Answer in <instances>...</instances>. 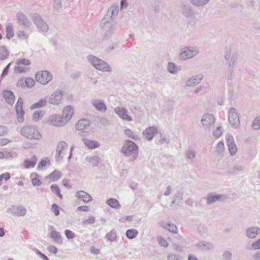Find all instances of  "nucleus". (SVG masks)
Wrapping results in <instances>:
<instances>
[{
	"label": "nucleus",
	"instance_id": "nucleus-1",
	"mask_svg": "<svg viewBox=\"0 0 260 260\" xmlns=\"http://www.w3.org/2000/svg\"><path fill=\"white\" fill-rule=\"evenodd\" d=\"M87 59L91 64L98 70L102 72H111L112 69L109 64L106 61L93 55H88Z\"/></svg>",
	"mask_w": 260,
	"mask_h": 260
},
{
	"label": "nucleus",
	"instance_id": "nucleus-2",
	"mask_svg": "<svg viewBox=\"0 0 260 260\" xmlns=\"http://www.w3.org/2000/svg\"><path fill=\"white\" fill-rule=\"evenodd\" d=\"M101 28L105 31V37L109 38L116 28V23L110 18H104L100 22Z\"/></svg>",
	"mask_w": 260,
	"mask_h": 260
},
{
	"label": "nucleus",
	"instance_id": "nucleus-3",
	"mask_svg": "<svg viewBox=\"0 0 260 260\" xmlns=\"http://www.w3.org/2000/svg\"><path fill=\"white\" fill-rule=\"evenodd\" d=\"M121 152L125 156L133 155L134 159H136L138 153V146L132 141L127 140L121 148Z\"/></svg>",
	"mask_w": 260,
	"mask_h": 260
},
{
	"label": "nucleus",
	"instance_id": "nucleus-4",
	"mask_svg": "<svg viewBox=\"0 0 260 260\" xmlns=\"http://www.w3.org/2000/svg\"><path fill=\"white\" fill-rule=\"evenodd\" d=\"M23 137L28 139L40 140L42 136L36 128L32 126H23L20 132Z\"/></svg>",
	"mask_w": 260,
	"mask_h": 260
},
{
	"label": "nucleus",
	"instance_id": "nucleus-5",
	"mask_svg": "<svg viewBox=\"0 0 260 260\" xmlns=\"http://www.w3.org/2000/svg\"><path fill=\"white\" fill-rule=\"evenodd\" d=\"M31 19L38 29L41 32H46L49 27L45 21L43 20L41 16L38 13H34L31 15Z\"/></svg>",
	"mask_w": 260,
	"mask_h": 260
},
{
	"label": "nucleus",
	"instance_id": "nucleus-6",
	"mask_svg": "<svg viewBox=\"0 0 260 260\" xmlns=\"http://www.w3.org/2000/svg\"><path fill=\"white\" fill-rule=\"evenodd\" d=\"M52 78L53 77L51 73L46 70L38 72L36 74V81L43 85H46L48 83L52 80Z\"/></svg>",
	"mask_w": 260,
	"mask_h": 260
},
{
	"label": "nucleus",
	"instance_id": "nucleus-7",
	"mask_svg": "<svg viewBox=\"0 0 260 260\" xmlns=\"http://www.w3.org/2000/svg\"><path fill=\"white\" fill-rule=\"evenodd\" d=\"M229 121L233 127L237 128L240 125L239 116L234 108H231L228 111Z\"/></svg>",
	"mask_w": 260,
	"mask_h": 260
},
{
	"label": "nucleus",
	"instance_id": "nucleus-8",
	"mask_svg": "<svg viewBox=\"0 0 260 260\" xmlns=\"http://www.w3.org/2000/svg\"><path fill=\"white\" fill-rule=\"evenodd\" d=\"M215 119L213 115L209 113H205L203 115L201 122L204 128L206 131H209L210 128L215 123Z\"/></svg>",
	"mask_w": 260,
	"mask_h": 260
},
{
	"label": "nucleus",
	"instance_id": "nucleus-9",
	"mask_svg": "<svg viewBox=\"0 0 260 260\" xmlns=\"http://www.w3.org/2000/svg\"><path fill=\"white\" fill-rule=\"evenodd\" d=\"M199 51L193 48L185 47L183 48L180 53L179 58L181 60H185L191 58L196 55Z\"/></svg>",
	"mask_w": 260,
	"mask_h": 260
},
{
	"label": "nucleus",
	"instance_id": "nucleus-10",
	"mask_svg": "<svg viewBox=\"0 0 260 260\" xmlns=\"http://www.w3.org/2000/svg\"><path fill=\"white\" fill-rule=\"evenodd\" d=\"M23 99L19 97L18 99L16 104L15 105V110L17 114V120L19 122H22L24 121V111L23 110Z\"/></svg>",
	"mask_w": 260,
	"mask_h": 260
},
{
	"label": "nucleus",
	"instance_id": "nucleus-11",
	"mask_svg": "<svg viewBox=\"0 0 260 260\" xmlns=\"http://www.w3.org/2000/svg\"><path fill=\"white\" fill-rule=\"evenodd\" d=\"M68 147L67 143L63 141H60L57 145L55 157L57 161H60L62 160L63 158L64 152L63 150Z\"/></svg>",
	"mask_w": 260,
	"mask_h": 260
},
{
	"label": "nucleus",
	"instance_id": "nucleus-12",
	"mask_svg": "<svg viewBox=\"0 0 260 260\" xmlns=\"http://www.w3.org/2000/svg\"><path fill=\"white\" fill-rule=\"evenodd\" d=\"M49 121L51 124L56 126H62L67 123L66 119H64L61 115L57 114L51 115Z\"/></svg>",
	"mask_w": 260,
	"mask_h": 260
},
{
	"label": "nucleus",
	"instance_id": "nucleus-13",
	"mask_svg": "<svg viewBox=\"0 0 260 260\" xmlns=\"http://www.w3.org/2000/svg\"><path fill=\"white\" fill-rule=\"evenodd\" d=\"M62 95L61 90L60 89H56L50 95L49 98V103L55 105L60 104L61 102Z\"/></svg>",
	"mask_w": 260,
	"mask_h": 260
},
{
	"label": "nucleus",
	"instance_id": "nucleus-14",
	"mask_svg": "<svg viewBox=\"0 0 260 260\" xmlns=\"http://www.w3.org/2000/svg\"><path fill=\"white\" fill-rule=\"evenodd\" d=\"M207 201V205H212L217 201H223L226 199L225 195L218 194L214 193H209L207 197L205 198Z\"/></svg>",
	"mask_w": 260,
	"mask_h": 260
},
{
	"label": "nucleus",
	"instance_id": "nucleus-15",
	"mask_svg": "<svg viewBox=\"0 0 260 260\" xmlns=\"http://www.w3.org/2000/svg\"><path fill=\"white\" fill-rule=\"evenodd\" d=\"M92 105L95 109L101 112L104 113L107 110V108L103 100L93 99L91 101Z\"/></svg>",
	"mask_w": 260,
	"mask_h": 260
},
{
	"label": "nucleus",
	"instance_id": "nucleus-16",
	"mask_svg": "<svg viewBox=\"0 0 260 260\" xmlns=\"http://www.w3.org/2000/svg\"><path fill=\"white\" fill-rule=\"evenodd\" d=\"M226 143L230 154L232 156L235 155L237 149L233 137L231 134L226 136Z\"/></svg>",
	"mask_w": 260,
	"mask_h": 260
},
{
	"label": "nucleus",
	"instance_id": "nucleus-17",
	"mask_svg": "<svg viewBox=\"0 0 260 260\" xmlns=\"http://www.w3.org/2000/svg\"><path fill=\"white\" fill-rule=\"evenodd\" d=\"M115 112L122 119L131 121L133 120L131 116L127 114V111L124 108L117 107L115 109Z\"/></svg>",
	"mask_w": 260,
	"mask_h": 260
},
{
	"label": "nucleus",
	"instance_id": "nucleus-18",
	"mask_svg": "<svg viewBox=\"0 0 260 260\" xmlns=\"http://www.w3.org/2000/svg\"><path fill=\"white\" fill-rule=\"evenodd\" d=\"M157 132V129L155 126H149L143 131V135L148 141H151Z\"/></svg>",
	"mask_w": 260,
	"mask_h": 260
},
{
	"label": "nucleus",
	"instance_id": "nucleus-19",
	"mask_svg": "<svg viewBox=\"0 0 260 260\" xmlns=\"http://www.w3.org/2000/svg\"><path fill=\"white\" fill-rule=\"evenodd\" d=\"M18 22L26 27H29L31 24L27 17L22 13L19 12L16 16Z\"/></svg>",
	"mask_w": 260,
	"mask_h": 260
},
{
	"label": "nucleus",
	"instance_id": "nucleus-20",
	"mask_svg": "<svg viewBox=\"0 0 260 260\" xmlns=\"http://www.w3.org/2000/svg\"><path fill=\"white\" fill-rule=\"evenodd\" d=\"M2 94L8 104L10 105H13L15 97L11 90H5L3 91Z\"/></svg>",
	"mask_w": 260,
	"mask_h": 260
},
{
	"label": "nucleus",
	"instance_id": "nucleus-21",
	"mask_svg": "<svg viewBox=\"0 0 260 260\" xmlns=\"http://www.w3.org/2000/svg\"><path fill=\"white\" fill-rule=\"evenodd\" d=\"M260 229L257 226H251L246 230V235L249 239H254L259 233Z\"/></svg>",
	"mask_w": 260,
	"mask_h": 260
},
{
	"label": "nucleus",
	"instance_id": "nucleus-22",
	"mask_svg": "<svg viewBox=\"0 0 260 260\" xmlns=\"http://www.w3.org/2000/svg\"><path fill=\"white\" fill-rule=\"evenodd\" d=\"M203 76L202 75H198L193 76L186 81V85L189 87H193L200 83Z\"/></svg>",
	"mask_w": 260,
	"mask_h": 260
},
{
	"label": "nucleus",
	"instance_id": "nucleus-23",
	"mask_svg": "<svg viewBox=\"0 0 260 260\" xmlns=\"http://www.w3.org/2000/svg\"><path fill=\"white\" fill-rule=\"evenodd\" d=\"M90 125V121L86 119L78 120L76 124V128L78 131H83L88 127Z\"/></svg>",
	"mask_w": 260,
	"mask_h": 260
},
{
	"label": "nucleus",
	"instance_id": "nucleus-24",
	"mask_svg": "<svg viewBox=\"0 0 260 260\" xmlns=\"http://www.w3.org/2000/svg\"><path fill=\"white\" fill-rule=\"evenodd\" d=\"M74 113V110L71 106H67L63 109L61 116L66 119L67 122L71 118Z\"/></svg>",
	"mask_w": 260,
	"mask_h": 260
},
{
	"label": "nucleus",
	"instance_id": "nucleus-25",
	"mask_svg": "<svg viewBox=\"0 0 260 260\" xmlns=\"http://www.w3.org/2000/svg\"><path fill=\"white\" fill-rule=\"evenodd\" d=\"M76 196L82 199L84 203H88L92 200V197L89 194L83 190L77 191Z\"/></svg>",
	"mask_w": 260,
	"mask_h": 260
},
{
	"label": "nucleus",
	"instance_id": "nucleus-26",
	"mask_svg": "<svg viewBox=\"0 0 260 260\" xmlns=\"http://www.w3.org/2000/svg\"><path fill=\"white\" fill-rule=\"evenodd\" d=\"M182 11L183 15L186 17H192L194 15L193 8L189 5H183Z\"/></svg>",
	"mask_w": 260,
	"mask_h": 260
},
{
	"label": "nucleus",
	"instance_id": "nucleus-27",
	"mask_svg": "<svg viewBox=\"0 0 260 260\" xmlns=\"http://www.w3.org/2000/svg\"><path fill=\"white\" fill-rule=\"evenodd\" d=\"M159 224L161 226L172 233H176L177 232V228L175 224L161 221L159 222Z\"/></svg>",
	"mask_w": 260,
	"mask_h": 260
},
{
	"label": "nucleus",
	"instance_id": "nucleus-28",
	"mask_svg": "<svg viewBox=\"0 0 260 260\" xmlns=\"http://www.w3.org/2000/svg\"><path fill=\"white\" fill-rule=\"evenodd\" d=\"M12 213L15 215H17L19 216H23L25 215L26 212V209L23 206L15 207L14 206H12L11 208Z\"/></svg>",
	"mask_w": 260,
	"mask_h": 260
},
{
	"label": "nucleus",
	"instance_id": "nucleus-29",
	"mask_svg": "<svg viewBox=\"0 0 260 260\" xmlns=\"http://www.w3.org/2000/svg\"><path fill=\"white\" fill-rule=\"evenodd\" d=\"M196 246L197 248L202 250H211L214 248V246L212 243L204 241L199 242L197 244Z\"/></svg>",
	"mask_w": 260,
	"mask_h": 260
},
{
	"label": "nucleus",
	"instance_id": "nucleus-30",
	"mask_svg": "<svg viewBox=\"0 0 260 260\" xmlns=\"http://www.w3.org/2000/svg\"><path fill=\"white\" fill-rule=\"evenodd\" d=\"M82 141L89 149H93L98 148L100 146L98 142L90 139L83 138Z\"/></svg>",
	"mask_w": 260,
	"mask_h": 260
},
{
	"label": "nucleus",
	"instance_id": "nucleus-31",
	"mask_svg": "<svg viewBox=\"0 0 260 260\" xmlns=\"http://www.w3.org/2000/svg\"><path fill=\"white\" fill-rule=\"evenodd\" d=\"M50 237L57 243L62 244L61 236L60 233L58 232L55 230H52L50 234Z\"/></svg>",
	"mask_w": 260,
	"mask_h": 260
},
{
	"label": "nucleus",
	"instance_id": "nucleus-32",
	"mask_svg": "<svg viewBox=\"0 0 260 260\" xmlns=\"http://www.w3.org/2000/svg\"><path fill=\"white\" fill-rule=\"evenodd\" d=\"M119 12V7L116 6H111L107 12V16L105 18H110L112 19L115 17Z\"/></svg>",
	"mask_w": 260,
	"mask_h": 260
},
{
	"label": "nucleus",
	"instance_id": "nucleus-33",
	"mask_svg": "<svg viewBox=\"0 0 260 260\" xmlns=\"http://www.w3.org/2000/svg\"><path fill=\"white\" fill-rule=\"evenodd\" d=\"M36 157L34 156L31 159L26 158L24 159V165L26 169H29L34 167L36 164Z\"/></svg>",
	"mask_w": 260,
	"mask_h": 260
},
{
	"label": "nucleus",
	"instance_id": "nucleus-34",
	"mask_svg": "<svg viewBox=\"0 0 260 260\" xmlns=\"http://www.w3.org/2000/svg\"><path fill=\"white\" fill-rule=\"evenodd\" d=\"M168 71L172 74H176L179 70V67L172 62H169L167 67Z\"/></svg>",
	"mask_w": 260,
	"mask_h": 260
},
{
	"label": "nucleus",
	"instance_id": "nucleus-35",
	"mask_svg": "<svg viewBox=\"0 0 260 260\" xmlns=\"http://www.w3.org/2000/svg\"><path fill=\"white\" fill-rule=\"evenodd\" d=\"M85 160L91 164L93 167L98 166L99 163V157L96 156H87L85 157Z\"/></svg>",
	"mask_w": 260,
	"mask_h": 260
},
{
	"label": "nucleus",
	"instance_id": "nucleus-36",
	"mask_svg": "<svg viewBox=\"0 0 260 260\" xmlns=\"http://www.w3.org/2000/svg\"><path fill=\"white\" fill-rule=\"evenodd\" d=\"M47 104V100L46 98H43L39 100L38 102L32 104L30 108L31 110H34L37 108H42L46 106Z\"/></svg>",
	"mask_w": 260,
	"mask_h": 260
},
{
	"label": "nucleus",
	"instance_id": "nucleus-37",
	"mask_svg": "<svg viewBox=\"0 0 260 260\" xmlns=\"http://www.w3.org/2000/svg\"><path fill=\"white\" fill-rule=\"evenodd\" d=\"M106 203L111 208L114 209H119L120 208V205L117 200L110 198L107 200Z\"/></svg>",
	"mask_w": 260,
	"mask_h": 260
},
{
	"label": "nucleus",
	"instance_id": "nucleus-38",
	"mask_svg": "<svg viewBox=\"0 0 260 260\" xmlns=\"http://www.w3.org/2000/svg\"><path fill=\"white\" fill-rule=\"evenodd\" d=\"M116 235L117 234L115 230H112L106 235L105 238L107 239V241L113 242L116 240Z\"/></svg>",
	"mask_w": 260,
	"mask_h": 260
},
{
	"label": "nucleus",
	"instance_id": "nucleus-39",
	"mask_svg": "<svg viewBox=\"0 0 260 260\" xmlns=\"http://www.w3.org/2000/svg\"><path fill=\"white\" fill-rule=\"evenodd\" d=\"M9 52L5 46H0V60H3L8 58Z\"/></svg>",
	"mask_w": 260,
	"mask_h": 260
},
{
	"label": "nucleus",
	"instance_id": "nucleus-40",
	"mask_svg": "<svg viewBox=\"0 0 260 260\" xmlns=\"http://www.w3.org/2000/svg\"><path fill=\"white\" fill-rule=\"evenodd\" d=\"M190 3L194 6L203 7L206 5L209 0H189Z\"/></svg>",
	"mask_w": 260,
	"mask_h": 260
},
{
	"label": "nucleus",
	"instance_id": "nucleus-41",
	"mask_svg": "<svg viewBox=\"0 0 260 260\" xmlns=\"http://www.w3.org/2000/svg\"><path fill=\"white\" fill-rule=\"evenodd\" d=\"M138 231L136 229H132L127 230L126 232V236L129 239H133L138 235Z\"/></svg>",
	"mask_w": 260,
	"mask_h": 260
},
{
	"label": "nucleus",
	"instance_id": "nucleus-42",
	"mask_svg": "<svg viewBox=\"0 0 260 260\" xmlns=\"http://www.w3.org/2000/svg\"><path fill=\"white\" fill-rule=\"evenodd\" d=\"M6 38L8 40L13 37L14 34L13 31V26L11 24H8L6 27Z\"/></svg>",
	"mask_w": 260,
	"mask_h": 260
},
{
	"label": "nucleus",
	"instance_id": "nucleus-43",
	"mask_svg": "<svg viewBox=\"0 0 260 260\" xmlns=\"http://www.w3.org/2000/svg\"><path fill=\"white\" fill-rule=\"evenodd\" d=\"M61 176V173L58 171L54 170L49 175V178L53 181H56L59 179Z\"/></svg>",
	"mask_w": 260,
	"mask_h": 260
},
{
	"label": "nucleus",
	"instance_id": "nucleus-44",
	"mask_svg": "<svg viewBox=\"0 0 260 260\" xmlns=\"http://www.w3.org/2000/svg\"><path fill=\"white\" fill-rule=\"evenodd\" d=\"M50 189L51 191L55 193L60 199H62V195L60 193V190L58 185L52 184L50 186Z\"/></svg>",
	"mask_w": 260,
	"mask_h": 260
},
{
	"label": "nucleus",
	"instance_id": "nucleus-45",
	"mask_svg": "<svg viewBox=\"0 0 260 260\" xmlns=\"http://www.w3.org/2000/svg\"><path fill=\"white\" fill-rule=\"evenodd\" d=\"M182 196L183 194L181 192H177L173 199L171 206L176 203L177 204L180 203V201L182 200Z\"/></svg>",
	"mask_w": 260,
	"mask_h": 260
},
{
	"label": "nucleus",
	"instance_id": "nucleus-46",
	"mask_svg": "<svg viewBox=\"0 0 260 260\" xmlns=\"http://www.w3.org/2000/svg\"><path fill=\"white\" fill-rule=\"evenodd\" d=\"M124 134L125 135H126L128 137L132 138L135 140H137L139 139V137L135 134L132 131H131L129 128H126L124 130Z\"/></svg>",
	"mask_w": 260,
	"mask_h": 260
},
{
	"label": "nucleus",
	"instance_id": "nucleus-47",
	"mask_svg": "<svg viewBox=\"0 0 260 260\" xmlns=\"http://www.w3.org/2000/svg\"><path fill=\"white\" fill-rule=\"evenodd\" d=\"M251 127L253 129L255 130L260 129V116L255 118L252 122Z\"/></svg>",
	"mask_w": 260,
	"mask_h": 260
},
{
	"label": "nucleus",
	"instance_id": "nucleus-48",
	"mask_svg": "<svg viewBox=\"0 0 260 260\" xmlns=\"http://www.w3.org/2000/svg\"><path fill=\"white\" fill-rule=\"evenodd\" d=\"M14 70L16 73H25L29 71V68L17 66L14 67Z\"/></svg>",
	"mask_w": 260,
	"mask_h": 260
},
{
	"label": "nucleus",
	"instance_id": "nucleus-49",
	"mask_svg": "<svg viewBox=\"0 0 260 260\" xmlns=\"http://www.w3.org/2000/svg\"><path fill=\"white\" fill-rule=\"evenodd\" d=\"M44 114V111H40V110H37L34 112V113L32 115V118L34 120H35L36 121H38L43 117Z\"/></svg>",
	"mask_w": 260,
	"mask_h": 260
},
{
	"label": "nucleus",
	"instance_id": "nucleus-50",
	"mask_svg": "<svg viewBox=\"0 0 260 260\" xmlns=\"http://www.w3.org/2000/svg\"><path fill=\"white\" fill-rule=\"evenodd\" d=\"M232 254L231 251L228 250H224L222 254V260H231Z\"/></svg>",
	"mask_w": 260,
	"mask_h": 260
},
{
	"label": "nucleus",
	"instance_id": "nucleus-51",
	"mask_svg": "<svg viewBox=\"0 0 260 260\" xmlns=\"http://www.w3.org/2000/svg\"><path fill=\"white\" fill-rule=\"evenodd\" d=\"M16 63L18 66H20L21 64L29 66L31 64L30 61L29 60L24 58L18 59L16 60Z\"/></svg>",
	"mask_w": 260,
	"mask_h": 260
},
{
	"label": "nucleus",
	"instance_id": "nucleus-52",
	"mask_svg": "<svg viewBox=\"0 0 260 260\" xmlns=\"http://www.w3.org/2000/svg\"><path fill=\"white\" fill-rule=\"evenodd\" d=\"M196 153L193 150L188 149L186 151L185 155L189 159H192L196 157Z\"/></svg>",
	"mask_w": 260,
	"mask_h": 260
},
{
	"label": "nucleus",
	"instance_id": "nucleus-53",
	"mask_svg": "<svg viewBox=\"0 0 260 260\" xmlns=\"http://www.w3.org/2000/svg\"><path fill=\"white\" fill-rule=\"evenodd\" d=\"M157 242L161 246L167 247L168 246V242L162 237L159 236L157 238Z\"/></svg>",
	"mask_w": 260,
	"mask_h": 260
},
{
	"label": "nucleus",
	"instance_id": "nucleus-54",
	"mask_svg": "<svg viewBox=\"0 0 260 260\" xmlns=\"http://www.w3.org/2000/svg\"><path fill=\"white\" fill-rule=\"evenodd\" d=\"M10 177L11 175L9 172L1 174L0 175V185H2L3 179L7 181L10 179Z\"/></svg>",
	"mask_w": 260,
	"mask_h": 260
},
{
	"label": "nucleus",
	"instance_id": "nucleus-55",
	"mask_svg": "<svg viewBox=\"0 0 260 260\" xmlns=\"http://www.w3.org/2000/svg\"><path fill=\"white\" fill-rule=\"evenodd\" d=\"M223 133L222 128L221 126H218L216 129L213 132V136L216 138H219Z\"/></svg>",
	"mask_w": 260,
	"mask_h": 260
},
{
	"label": "nucleus",
	"instance_id": "nucleus-56",
	"mask_svg": "<svg viewBox=\"0 0 260 260\" xmlns=\"http://www.w3.org/2000/svg\"><path fill=\"white\" fill-rule=\"evenodd\" d=\"M60 207L56 204H53L51 206L52 211L54 213L55 216L59 215V210Z\"/></svg>",
	"mask_w": 260,
	"mask_h": 260
},
{
	"label": "nucleus",
	"instance_id": "nucleus-57",
	"mask_svg": "<svg viewBox=\"0 0 260 260\" xmlns=\"http://www.w3.org/2000/svg\"><path fill=\"white\" fill-rule=\"evenodd\" d=\"M35 82L32 78H25V84L28 88H31L35 85Z\"/></svg>",
	"mask_w": 260,
	"mask_h": 260
},
{
	"label": "nucleus",
	"instance_id": "nucleus-58",
	"mask_svg": "<svg viewBox=\"0 0 260 260\" xmlns=\"http://www.w3.org/2000/svg\"><path fill=\"white\" fill-rule=\"evenodd\" d=\"M64 234L67 238L69 240L73 239L75 237V234L70 230H66L64 231Z\"/></svg>",
	"mask_w": 260,
	"mask_h": 260
},
{
	"label": "nucleus",
	"instance_id": "nucleus-59",
	"mask_svg": "<svg viewBox=\"0 0 260 260\" xmlns=\"http://www.w3.org/2000/svg\"><path fill=\"white\" fill-rule=\"evenodd\" d=\"M11 65V62H10L4 69V70L2 72V73L1 75V78L5 77L6 76H7L8 75Z\"/></svg>",
	"mask_w": 260,
	"mask_h": 260
},
{
	"label": "nucleus",
	"instance_id": "nucleus-60",
	"mask_svg": "<svg viewBox=\"0 0 260 260\" xmlns=\"http://www.w3.org/2000/svg\"><path fill=\"white\" fill-rule=\"evenodd\" d=\"M95 218L93 216H90L88 217V219L84 220L82 221V223L84 225L86 224H92L94 223Z\"/></svg>",
	"mask_w": 260,
	"mask_h": 260
},
{
	"label": "nucleus",
	"instance_id": "nucleus-61",
	"mask_svg": "<svg viewBox=\"0 0 260 260\" xmlns=\"http://www.w3.org/2000/svg\"><path fill=\"white\" fill-rule=\"evenodd\" d=\"M251 248L254 250L260 249V239L252 243Z\"/></svg>",
	"mask_w": 260,
	"mask_h": 260
},
{
	"label": "nucleus",
	"instance_id": "nucleus-62",
	"mask_svg": "<svg viewBox=\"0 0 260 260\" xmlns=\"http://www.w3.org/2000/svg\"><path fill=\"white\" fill-rule=\"evenodd\" d=\"M61 6V2L60 0H55L53 5V8L55 10L58 11Z\"/></svg>",
	"mask_w": 260,
	"mask_h": 260
},
{
	"label": "nucleus",
	"instance_id": "nucleus-63",
	"mask_svg": "<svg viewBox=\"0 0 260 260\" xmlns=\"http://www.w3.org/2000/svg\"><path fill=\"white\" fill-rule=\"evenodd\" d=\"M224 150V143L222 141L218 143L216 147V151L219 153L222 152Z\"/></svg>",
	"mask_w": 260,
	"mask_h": 260
},
{
	"label": "nucleus",
	"instance_id": "nucleus-64",
	"mask_svg": "<svg viewBox=\"0 0 260 260\" xmlns=\"http://www.w3.org/2000/svg\"><path fill=\"white\" fill-rule=\"evenodd\" d=\"M17 36L21 39H25L28 37V35L26 32L21 30H20L17 32Z\"/></svg>",
	"mask_w": 260,
	"mask_h": 260
}]
</instances>
